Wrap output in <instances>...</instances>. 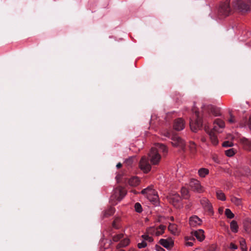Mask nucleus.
I'll use <instances>...</instances> for the list:
<instances>
[{"instance_id": "obj_1", "label": "nucleus", "mask_w": 251, "mask_h": 251, "mask_svg": "<svg viewBox=\"0 0 251 251\" xmlns=\"http://www.w3.org/2000/svg\"><path fill=\"white\" fill-rule=\"evenodd\" d=\"M193 116L190 120V126L192 131L196 132L202 126V120L199 111L195 108L193 109Z\"/></svg>"}, {"instance_id": "obj_2", "label": "nucleus", "mask_w": 251, "mask_h": 251, "mask_svg": "<svg viewBox=\"0 0 251 251\" xmlns=\"http://www.w3.org/2000/svg\"><path fill=\"white\" fill-rule=\"evenodd\" d=\"M233 6L242 12L250 11L251 0H236L233 2Z\"/></svg>"}, {"instance_id": "obj_3", "label": "nucleus", "mask_w": 251, "mask_h": 251, "mask_svg": "<svg viewBox=\"0 0 251 251\" xmlns=\"http://www.w3.org/2000/svg\"><path fill=\"white\" fill-rule=\"evenodd\" d=\"M141 193L146 195L148 199L152 202L154 204H157L158 201V196L156 191L151 187H148L141 191Z\"/></svg>"}, {"instance_id": "obj_4", "label": "nucleus", "mask_w": 251, "mask_h": 251, "mask_svg": "<svg viewBox=\"0 0 251 251\" xmlns=\"http://www.w3.org/2000/svg\"><path fill=\"white\" fill-rule=\"evenodd\" d=\"M165 135L171 139L172 144L173 146L179 148L182 150L185 149L186 145L185 141L177 135H171L169 132H166Z\"/></svg>"}, {"instance_id": "obj_5", "label": "nucleus", "mask_w": 251, "mask_h": 251, "mask_svg": "<svg viewBox=\"0 0 251 251\" xmlns=\"http://www.w3.org/2000/svg\"><path fill=\"white\" fill-rule=\"evenodd\" d=\"M168 201L176 208H180L182 207L183 204L181 201V198L178 194L175 192L170 193L167 196Z\"/></svg>"}, {"instance_id": "obj_6", "label": "nucleus", "mask_w": 251, "mask_h": 251, "mask_svg": "<svg viewBox=\"0 0 251 251\" xmlns=\"http://www.w3.org/2000/svg\"><path fill=\"white\" fill-rule=\"evenodd\" d=\"M231 11V9L229 0H226L220 3L218 10V14L220 15L227 16L230 14Z\"/></svg>"}, {"instance_id": "obj_7", "label": "nucleus", "mask_w": 251, "mask_h": 251, "mask_svg": "<svg viewBox=\"0 0 251 251\" xmlns=\"http://www.w3.org/2000/svg\"><path fill=\"white\" fill-rule=\"evenodd\" d=\"M126 194V191L124 188L118 187L114 190V193L111 196L110 200L115 201V202L120 201Z\"/></svg>"}, {"instance_id": "obj_8", "label": "nucleus", "mask_w": 251, "mask_h": 251, "mask_svg": "<svg viewBox=\"0 0 251 251\" xmlns=\"http://www.w3.org/2000/svg\"><path fill=\"white\" fill-rule=\"evenodd\" d=\"M189 185L192 190L197 193H202L204 191V188L201 186V182L197 179H191L189 182Z\"/></svg>"}, {"instance_id": "obj_9", "label": "nucleus", "mask_w": 251, "mask_h": 251, "mask_svg": "<svg viewBox=\"0 0 251 251\" xmlns=\"http://www.w3.org/2000/svg\"><path fill=\"white\" fill-rule=\"evenodd\" d=\"M149 156L150 161L153 165L157 164L161 159V156L158 152V151H157L156 148H151L149 154Z\"/></svg>"}, {"instance_id": "obj_10", "label": "nucleus", "mask_w": 251, "mask_h": 251, "mask_svg": "<svg viewBox=\"0 0 251 251\" xmlns=\"http://www.w3.org/2000/svg\"><path fill=\"white\" fill-rule=\"evenodd\" d=\"M201 206L204 210L208 212L210 214L214 213L213 208L211 203L209 200L206 197H202L200 200Z\"/></svg>"}, {"instance_id": "obj_11", "label": "nucleus", "mask_w": 251, "mask_h": 251, "mask_svg": "<svg viewBox=\"0 0 251 251\" xmlns=\"http://www.w3.org/2000/svg\"><path fill=\"white\" fill-rule=\"evenodd\" d=\"M139 167L140 169L145 173H147L150 171L151 166L148 159L145 156H143L141 158L139 162Z\"/></svg>"}, {"instance_id": "obj_12", "label": "nucleus", "mask_w": 251, "mask_h": 251, "mask_svg": "<svg viewBox=\"0 0 251 251\" xmlns=\"http://www.w3.org/2000/svg\"><path fill=\"white\" fill-rule=\"evenodd\" d=\"M185 126V122L182 118H179L175 120L173 125V127L175 130L181 131L184 128Z\"/></svg>"}, {"instance_id": "obj_13", "label": "nucleus", "mask_w": 251, "mask_h": 251, "mask_svg": "<svg viewBox=\"0 0 251 251\" xmlns=\"http://www.w3.org/2000/svg\"><path fill=\"white\" fill-rule=\"evenodd\" d=\"M225 124L223 120L220 119H217L214 122V127L213 130L218 132H222V130L225 128Z\"/></svg>"}, {"instance_id": "obj_14", "label": "nucleus", "mask_w": 251, "mask_h": 251, "mask_svg": "<svg viewBox=\"0 0 251 251\" xmlns=\"http://www.w3.org/2000/svg\"><path fill=\"white\" fill-rule=\"evenodd\" d=\"M201 224L202 220L196 215H194L189 219V224L191 227H196Z\"/></svg>"}, {"instance_id": "obj_15", "label": "nucleus", "mask_w": 251, "mask_h": 251, "mask_svg": "<svg viewBox=\"0 0 251 251\" xmlns=\"http://www.w3.org/2000/svg\"><path fill=\"white\" fill-rule=\"evenodd\" d=\"M205 130L208 134L212 144L214 145H217L218 144V140L216 135L215 134V131L213 129L209 130L208 128L206 127H205Z\"/></svg>"}, {"instance_id": "obj_16", "label": "nucleus", "mask_w": 251, "mask_h": 251, "mask_svg": "<svg viewBox=\"0 0 251 251\" xmlns=\"http://www.w3.org/2000/svg\"><path fill=\"white\" fill-rule=\"evenodd\" d=\"M192 234L196 237L197 240L201 242L205 239L204 231L202 229H198L194 231H192Z\"/></svg>"}, {"instance_id": "obj_17", "label": "nucleus", "mask_w": 251, "mask_h": 251, "mask_svg": "<svg viewBox=\"0 0 251 251\" xmlns=\"http://www.w3.org/2000/svg\"><path fill=\"white\" fill-rule=\"evenodd\" d=\"M159 243L165 248H169L173 246L174 242L172 239H161L159 240Z\"/></svg>"}, {"instance_id": "obj_18", "label": "nucleus", "mask_w": 251, "mask_h": 251, "mask_svg": "<svg viewBox=\"0 0 251 251\" xmlns=\"http://www.w3.org/2000/svg\"><path fill=\"white\" fill-rule=\"evenodd\" d=\"M240 141L245 150L248 151L251 150V140L244 137L240 139Z\"/></svg>"}, {"instance_id": "obj_19", "label": "nucleus", "mask_w": 251, "mask_h": 251, "mask_svg": "<svg viewBox=\"0 0 251 251\" xmlns=\"http://www.w3.org/2000/svg\"><path fill=\"white\" fill-rule=\"evenodd\" d=\"M244 228L247 233L251 238V220L247 219L244 222Z\"/></svg>"}, {"instance_id": "obj_20", "label": "nucleus", "mask_w": 251, "mask_h": 251, "mask_svg": "<svg viewBox=\"0 0 251 251\" xmlns=\"http://www.w3.org/2000/svg\"><path fill=\"white\" fill-rule=\"evenodd\" d=\"M166 227V226L163 225L155 226V236H158L164 233Z\"/></svg>"}, {"instance_id": "obj_21", "label": "nucleus", "mask_w": 251, "mask_h": 251, "mask_svg": "<svg viewBox=\"0 0 251 251\" xmlns=\"http://www.w3.org/2000/svg\"><path fill=\"white\" fill-rule=\"evenodd\" d=\"M168 230L175 235H178L179 232L177 225L175 224H170L168 226Z\"/></svg>"}, {"instance_id": "obj_22", "label": "nucleus", "mask_w": 251, "mask_h": 251, "mask_svg": "<svg viewBox=\"0 0 251 251\" xmlns=\"http://www.w3.org/2000/svg\"><path fill=\"white\" fill-rule=\"evenodd\" d=\"M198 173L200 177L204 178L209 174V171L207 168H201L198 170Z\"/></svg>"}, {"instance_id": "obj_23", "label": "nucleus", "mask_w": 251, "mask_h": 251, "mask_svg": "<svg viewBox=\"0 0 251 251\" xmlns=\"http://www.w3.org/2000/svg\"><path fill=\"white\" fill-rule=\"evenodd\" d=\"M129 184L131 186H136L140 183V179L137 176H133L128 180Z\"/></svg>"}, {"instance_id": "obj_24", "label": "nucleus", "mask_w": 251, "mask_h": 251, "mask_svg": "<svg viewBox=\"0 0 251 251\" xmlns=\"http://www.w3.org/2000/svg\"><path fill=\"white\" fill-rule=\"evenodd\" d=\"M216 195L217 198L220 201H225L226 200V197L224 193L220 189H217L216 191Z\"/></svg>"}, {"instance_id": "obj_25", "label": "nucleus", "mask_w": 251, "mask_h": 251, "mask_svg": "<svg viewBox=\"0 0 251 251\" xmlns=\"http://www.w3.org/2000/svg\"><path fill=\"white\" fill-rule=\"evenodd\" d=\"M230 201L232 203L236 206H240L242 204V200L241 198L232 196L230 197Z\"/></svg>"}, {"instance_id": "obj_26", "label": "nucleus", "mask_w": 251, "mask_h": 251, "mask_svg": "<svg viewBox=\"0 0 251 251\" xmlns=\"http://www.w3.org/2000/svg\"><path fill=\"white\" fill-rule=\"evenodd\" d=\"M130 240L128 238H125L122 240L116 246L117 249L121 248L126 247L129 245Z\"/></svg>"}, {"instance_id": "obj_27", "label": "nucleus", "mask_w": 251, "mask_h": 251, "mask_svg": "<svg viewBox=\"0 0 251 251\" xmlns=\"http://www.w3.org/2000/svg\"><path fill=\"white\" fill-rule=\"evenodd\" d=\"M155 146L156 147L154 148H156L157 149V151H158V152L159 151H162L164 153H166L168 152V149L167 147L162 144L157 143L155 145Z\"/></svg>"}, {"instance_id": "obj_28", "label": "nucleus", "mask_w": 251, "mask_h": 251, "mask_svg": "<svg viewBox=\"0 0 251 251\" xmlns=\"http://www.w3.org/2000/svg\"><path fill=\"white\" fill-rule=\"evenodd\" d=\"M195 239L192 237L186 236L185 237V245L187 247H192L194 245Z\"/></svg>"}, {"instance_id": "obj_29", "label": "nucleus", "mask_w": 251, "mask_h": 251, "mask_svg": "<svg viewBox=\"0 0 251 251\" xmlns=\"http://www.w3.org/2000/svg\"><path fill=\"white\" fill-rule=\"evenodd\" d=\"M230 228L233 233H237L238 231V225L236 221L233 220L230 222Z\"/></svg>"}, {"instance_id": "obj_30", "label": "nucleus", "mask_w": 251, "mask_h": 251, "mask_svg": "<svg viewBox=\"0 0 251 251\" xmlns=\"http://www.w3.org/2000/svg\"><path fill=\"white\" fill-rule=\"evenodd\" d=\"M114 208L112 207H110L103 212V217H107L111 216L114 214Z\"/></svg>"}, {"instance_id": "obj_31", "label": "nucleus", "mask_w": 251, "mask_h": 251, "mask_svg": "<svg viewBox=\"0 0 251 251\" xmlns=\"http://www.w3.org/2000/svg\"><path fill=\"white\" fill-rule=\"evenodd\" d=\"M206 108L208 109H210L211 110V112L215 116H218L220 114L219 109L213 107L212 105H208L206 106Z\"/></svg>"}, {"instance_id": "obj_32", "label": "nucleus", "mask_w": 251, "mask_h": 251, "mask_svg": "<svg viewBox=\"0 0 251 251\" xmlns=\"http://www.w3.org/2000/svg\"><path fill=\"white\" fill-rule=\"evenodd\" d=\"M182 197L185 199L189 197V191L185 187H182L180 190Z\"/></svg>"}, {"instance_id": "obj_33", "label": "nucleus", "mask_w": 251, "mask_h": 251, "mask_svg": "<svg viewBox=\"0 0 251 251\" xmlns=\"http://www.w3.org/2000/svg\"><path fill=\"white\" fill-rule=\"evenodd\" d=\"M141 237L143 240L145 241L146 242H148L149 243H151L153 241V239L152 237L150 236L149 234H148L147 232L146 233L142 235Z\"/></svg>"}, {"instance_id": "obj_34", "label": "nucleus", "mask_w": 251, "mask_h": 251, "mask_svg": "<svg viewBox=\"0 0 251 251\" xmlns=\"http://www.w3.org/2000/svg\"><path fill=\"white\" fill-rule=\"evenodd\" d=\"M134 159V156H130L128 158L126 159L124 163L126 166L131 167L133 163Z\"/></svg>"}, {"instance_id": "obj_35", "label": "nucleus", "mask_w": 251, "mask_h": 251, "mask_svg": "<svg viewBox=\"0 0 251 251\" xmlns=\"http://www.w3.org/2000/svg\"><path fill=\"white\" fill-rule=\"evenodd\" d=\"M225 215L228 219H232L234 217V214L232 213L231 210L228 208L226 209Z\"/></svg>"}, {"instance_id": "obj_36", "label": "nucleus", "mask_w": 251, "mask_h": 251, "mask_svg": "<svg viewBox=\"0 0 251 251\" xmlns=\"http://www.w3.org/2000/svg\"><path fill=\"white\" fill-rule=\"evenodd\" d=\"M146 232L149 235L155 236V226H150L147 228Z\"/></svg>"}, {"instance_id": "obj_37", "label": "nucleus", "mask_w": 251, "mask_h": 251, "mask_svg": "<svg viewBox=\"0 0 251 251\" xmlns=\"http://www.w3.org/2000/svg\"><path fill=\"white\" fill-rule=\"evenodd\" d=\"M189 149L192 153H195L196 151V144L193 142H190L189 143Z\"/></svg>"}, {"instance_id": "obj_38", "label": "nucleus", "mask_w": 251, "mask_h": 251, "mask_svg": "<svg viewBox=\"0 0 251 251\" xmlns=\"http://www.w3.org/2000/svg\"><path fill=\"white\" fill-rule=\"evenodd\" d=\"M134 208L136 212L138 213H141L143 211L142 207L139 202L135 203L134 204Z\"/></svg>"}, {"instance_id": "obj_39", "label": "nucleus", "mask_w": 251, "mask_h": 251, "mask_svg": "<svg viewBox=\"0 0 251 251\" xmlns=\"http://www.w3.org/2000/svg\"><path fill=\"white\" fill-rule=\"evenodd\" d=\"M123 236L124 235L123 233H119L116 234L113 236L112 238V240L115 242H117L119 241L120 239H121L123 237Z\"/></svg>"}, {"instance_id": "obj_40", "label": "nucleus", "mask_w": 251, "mask_h": 251, "mask_svg": "<svg viewBox=\"0 0 251 251\" xmlns=\"http://www.w3.org/2000/svg\"><path fill=\"white\" fill-rule=\"evenodd\" d=\"M225 154L226 156L231 157L235 154V152L233 149H230L225 151Z\"/></svg>"}, {"instance_id": "obj_41", "label": "nucleus", "mask_w": 251, "mask_h": 251, "mask_svg": "<svg viewBox=\"0 0 251 251\" xmlns=\"http://www.w3.org/2000/svg\"><path fill=\"white\" fill-rule=\"evenodd\" d=\"M147 246V243L144 240H142L141 243H139L137 244V247L139 249H142Z\"/></svg>"}, {"instance_id": "obj_42", "label": "nucleus", "mask_w": 251, "mask_h": 251, "mask_svg": "<svg viewBox=\"0 0 251 251\" xmlns=\"http://www.w3.org/2000/svg\"><path fill=\"white\" fill-rule=\"evenodd\" d=\"M240 245L241 249L247 248L246 241L244 239H242L240 240Z\"/></svg>"}, {"instance_id": "obj_43", "label": "nucleus", "mask_w": 251, "mask_h": 251, "mask_svg": "<svg viewBox=\"0 0 251 251\" xmlns=\"http://www.w3.org/2000/svg\"><path fill=\"white\" fill-rule=\"evenodd\" d=\"M230 118L228 120V122L230 124H233L236 122L235 118L231 113H230Z\"/></svg>"}, {"instance_id": "obj_44", "label": "nucleus", "mask_w": 251, "mask_h": 251, "mask_svg": "<svg viewBox=\"0 0 251 251\" xmlns=\"http://www.w3.org/2000/svg\"><path fill=\"white\" fill-rule=\"evenodd\" d=\"M233 146V143L229 141H225L223 143V146L225 147H231Z\"/></svg>"}, {"instance_id": "obj_45", "label": "nucleus", "mask_w": 251, "mask_h": 251, "mask_svg": "<svg viewBox=\"0 0 251 251\" xmlns=\"http://www.w3.org/2000/svg\"><path fill=\"white\" fill-rule=\"evenodd\" d=\"M229 248L232 250H236L237 249L238 247L234 243H231L229 245Z\"/></svg>"}, {"instance_id": "obj_46", "label": "nucleus", "mask_w": 251, "mask_h": 251, "mask_svg": "<svg viewBox=\"0 0 251 251\" xmlns=\"http://www.w3.org/2000/svg\"><path fill=\"white\" fill-rule=\"evenodd\" d=\"M118 219H117V220H115L114 221V222H113V224H112V226H113L115 228H118L119 226H117L116 225V223L118 221Z\"/></svg>"}, {"instance_id": "obj_47", "label": "nucleus", "mask_w": 251, "mask_h": 251, "mask_svg": "<svg viewBox=\"0 0 251 251\" xmlns=\"http://www.w3.org/2000/svg\"><path fill=\"white\" fill-rule=\"evenodd\" d=\"M156 249L157 251H165L163 248L157 245L156 246Z\"/></svg>"}, {"instance_id": "obj_48", "label": "nucleus", "mask_w": 251, "mask_h": 251, "mask_svg": "<svg viewBox=\"0 0 251 251\" xmlns=\"http://www.w3.org/2000/svg\"><path fill=\"white\" fill-rule=\"evenodd\" d=\"M121 177H122V175H121L120 174H118L116 176V179H117V180L118 181H119L120 179L121 178Z\"/></svg>"}, {"instance_id": "obj_49", "label": "nucleus", "mask_w": 251, "mask_h": 251, "mask_svg": "<svg viewBox=\"0 0 251 251\" xmlns=\"http://www.w3.org/2000/svg\"><path fill=\"white\" fill-rule=\"evenodd\" d=\"M194 251H204L203 249L201 248H196Z\"/></svg>"}, {"instance_id": "obj_50", "label": "nucleus", "mask_w": 251, "mask_h": 251, "mask_svg": "<svg viewBox=\"0 0 251 251\" xmlns=\"http://www.w3.org/2000/svg\"><path fill=\"white\" fill-rule=\"evenodd\" d=\"M128 251H138V250L133 248H130Z\"/></svg>"}, {"instance_id": "obj_51", "label": "nucleus", "mask_w": 251, "mask_h": 251, "mask_svg": "<svg viewBox=\"0 0 251 251\" xmlns=\"http://www.w3.org/2000/svg\"><path fill=\"white\" fill-rule=\"evenodd\" d=\"M223 209H224V208L223 207H220L218 209L219 210V212L221 214L222 213L223 211Z\"/></svg>"}, {"instance_id": "obj_52", "label": "nucleus", "mask_w": 251, "mask_h": 251, "mask_svg": "<svg viewBox=\"0 0 251 251\" xmlns=\"http://www.w3.org/2000/svg\"><path fill=\"white\" fill-rule=\"evenodd\" d=\"M249 126L250 129L251 130V116L250 117V119H249Z\"/></svg>"}, {"instance_id": "obj_53", "label": "nucleus", "mask_w": 251, "mask_h": 251, "mask_svg": "<svg viewBox=\"0 0 251 251\" xmlns=\"http://www.w3.org/2000/svg\"><path fill=\"white\" fill-rule=\"evenodd\" d=\"M122 164L121 163H118L117 165H116V167L118 169L119 168H120L121 167H122Z\"/></svg>"}, {"instance_id": "obj_54", "label": "nucleus", "mask_w": 251, "mask_h": 251, "mask_svg": "<svg viewBox=\"0 0 251 251\" xmlns=\"http://www.w3.org/2000/svg\"><path fill=\"white\" fill-rule=\"evenodd\" d=\"M241 251H247V248H241Z\"/></svg>"}, {"instance_id": "obj_55", "label": "nucleus", "mask_w": 251, "mask_h": 251, "mask_svg": "<svg viewBox=\"0 0 251 251\" xmlns=\"http://www.w3.org/2000/svg\"><path fill=\"white\" fill-rule=\"evenodd\" d=\"M206 106L205 105H202V106H201V108L203 110H205V108H206Z\"/></svg>"}, {"instance_id": "obj_56", "label": "nucleus", "mask_w": 251, "mask_h": 251, "mask_svg": "<svg viewBox=\"0 0 251 251\" xmlns=\"http://www.w3.org/2000/svg\"><path fill=\"white\" fill-rule=\"evenodd\" d=\"M125 251V250H122V249H120V250H118L117 251Z\"/></svg>"}, {"instance_id": "obj_57", "label": "nucleus", "mask_w": 251, "mask_h": 251, "mask_svg": "<svg viewBox=\"0 0 251 251\" xmlns=\"http://www.w3.org/2000/svg\"><path fill=\"white\" fill-rule=\"evenodd\" d=\"M171 220L172 221H174V217H172L171 218Z\"/></svg>"}, {"instance_id": "obj_58", "label": "nucleus", "mask_w": 251, "mask_h": 251, "mask_svg": "<svg viewBox=\"0 0 251 251\" xmlns=\"http://www.w3.org/2000/svg\"><path fill=\"white\" fill-rule=\"evenodd\" d=\"M212 251V250H207V251Z\"/></svg>"}, {"instance_id": "obj_59", "label": "nucleus", "mask_w": 251, "mask_h": 251, "mask_svg": "<svg viewBox=\"0 0 251 251\" xmlns=\"http://www.w3.org/2000/svg\"><path fill=\"white\" fill-rule=\"evenodd\" d=\"M249 251H251V247L250 248Z\"/></svg>"}, {"instance_id": "obj_60", "label": "nucleus", "mask_w": 251, "mask_h": 251, "mask_svg": "<svg viewBox=\"0 0 251 251\" xmlns=\"http://www.w3.org/2000/svg\"><path fill=\"white\" fill-rule=\"evenodd\" d=\"M215 161H216V162H217V161H216V158H215Z\"/></svg>"}, {"instance_id": "obj_61", "label": "nucleus", "mask_w": 251, "mask_h": 251, "mask_svg": "<svg viewBox=\"0 0 251 251\" xmlns=\"http://www.w3.org/2000/svg\"><path fill=\"white\" fill-rule=\"evenodd\" d=\"M215 161H216V162H217V161H216V158H215Z\"/></svg>"}]
</instances>
